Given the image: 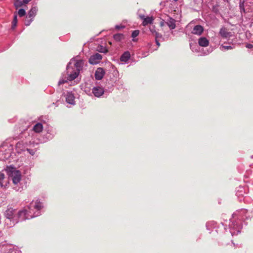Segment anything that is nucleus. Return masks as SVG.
<instances>
[{
	"mask_svg": "<svg viewBox=\"0 0 253 253\" xmlns=\"http://www.w3.org/2000/svg\"><path fill=\"white\" fill-rule=\"evenodd\" d=\"M84 65L82 60L72 59L67 66L66 75L63 74L58 82V85H60L75 80L78 76Z\"/></svg>",
	"mask_w": 253,
	"mask_h": 253,
	"instance_id": "obj_1",
	"label": "nucleus"
},
{
	"mask_svg": "<svg viewBox=\"0 0 253 253\" xmlns=\"http://www.w3.org/2000/svg\"><path fill=\"white\" fill-rule=\"evenodd\" d=\"M43 207L42 204L38 200L32 201L29 206H27L30 216L35 217L41 214V210Z\"/></svg>",
	"mask_w": 253,
	"mask_h": 253,
	"instance_id": "obj_2",
	"label": "nucleus"
},
{
	"mask_svg": "<svg viewBox=\"0 0 253 253\" xmlns=\"http://www.w3.org/2000/svg\"><path fill=\"white\" fill-rule=\"evenodd\" d=\"M16 211L12 208L8 209L5 212L6 217L5 223L8 228L13 227L16 223L18 222L16 216Z\"/></svg>",
	"mask_w": 253,
	"mask_h": 253,
	"instance_id": "obj_3",
	"label": "nucleus"
},
{
	"mask_svg": "<svg viewBox=\"0 0 253 253\" xmlns=\"http://www.w3.org/2000/svg\"><path fill=\"white\" fill-rule=\"evenodd\" d=\"M6 170L11 173L10 175L11 177L13 184L15 185L18 184L21 179V174L20 171L19 170H16L13 167L7 168Z\"/></svg>",
	"mask_w": 253,
	"mask_h": 253,
	"instance_id": "obj_4",
	"label": "nucleus"
},
{
	"mask_svg": "<svg viewBox=\"0 0 253 253\" xmlns=\"http://www.w3.org/2000/svg\"><path fill=\"white\" fill-rule=\"evenodd\" d=\"M30 214L27 208L25 207L23 210L19 211L16 214L18 222L33 218L30 216Z\"/></svg>",
	"mask_w": 253,
	"mask_h": 253,
	"instance_id": "obj_5",
	"label": "nucleus"
},
{
	"mask_svg": "<svg viewBox=\"0 0 253 253\" xmlns=\"http://www.w3.org/2000/svg\"><path fill=\"white\" fill-rule=\"evenodd\" d=\"M102 58V55L101 54L96 53L90 57L88 61L90 64L95 65L100 62Z\"/></svg>",
	"mask_w": 253,
	"mask_h": 253,
	"instance_id": "obj_6",
	"label": "nucleus"
},
{
	"mask_svg": "<svg viewBox=\"0 0 253 253\" xmlns=\"http://www.w3.org/2000/svg\"><path fill=\"white\" fill-rule=\"evenodd\" d=\"M104 92V89L100 86H95L92 89V93L96 97H101Z\"/></svg>",
	"mask_w": 253,
	"mask_h": 253,
	"instance_id": "obj_7",
	"label": "nucleus"
},
{
	"mask_svg": "<svg viewBox=\"0 0 253 253\" xmlns=\"http://www.w3.org/2000/svg\"><path fill=\"white\" fill-rule=\"evenodd\" d=\"M139 17L141 19L143 20L142 25L144 26H146L149 24H152L154 20L153 16L145 17L144 15H139Z\"/></svg>",
	"mask_w": 253,
	"mask_h": 253,
	"instance_id": "obj_8",
	"label": "nucleus"
},
{
	"mask_svg": "<svg viewBox=\"0 0 253 253\" xmlns=\"http://www.w3.org/2000/svg\"><path fill=\"white\" fill-rule=\"evenodd\" d=\"M66 101L68 104L75 105V97L74 94L72 92H67L66 95Z\"/></svg>",
	"mask_w": 253,
	"mask_h": 253,
	"instance_id": "obj_9",
	"label": "nucleus"
},
{
	"mask_svg": "<svg viewBox=\"0 0 253 253\" xmlns=\"http://www.w3.org/2000/svg\"><path fill=\"white\" fill-rule=\"evenodd\" d=\"M104 74L105 72L103 68H98L95 72V78L96 80H100L102 79Z\"/></svg>",
	"mask_w": 253,
	"mask_h": 253,
	"instance_id": "obj_10",
	"label": "nucleus"
},
{
	"mask_svg": "<svg viewBox=\"0 0 253 253\" xmlns=\"http://www.w3.org/2000/svg\"><path fill=\"white\" fill-rule=\"evenodd\" d=\"M204 31L203 27L199 25H196L193 29V30L192 31V33L194 35H197L198 36L201 35Z\"/></svg>",
	"mask_w": 253,
	"mask_h": 253,
	"instance_id": "obj_11",
	"label": "nucleus"
},
{
	"mask_svg": "<svg viewBox=\"0 0 253 253\" xmlns=\"http://www.w3.org/2000/svg\"><path fill=\"white\" fill-rule=\"evenodd\" d=\"M38 10V9L37 6L32 7L29 11L28 16L26 17V18H31L33 20L34 18L37 14Z\"/></svg>",
	"mask_w": 253,
	"mask_h": 253,
	"instance_id": "obj_12",
	"label": "nucleus"
},
{
	"mask_svg": "<svg viewBox=\"0 0 253 253\" xmlns=\"http://www.w3.org/2000/svg\"><path fill=\"white\" fill-rule=\"evenodd\" d=\"M198 44L201 46L206 47L209 45V41L205 37H201L198 40Z\"/></svg>",
	"mask_w": 253,
	"mask_h": 253,
	"instance_id": "obj_13",
	"label": "nucleus"
},
{
	"mask_svg": "<svg viewBox=\"0 0 253 253\" xmlns=\"http://www.w3.org/2000/svg\"><path fill=\"white\" fill-rule=\"evenodd\" d=\"M219 34L223 38H229L231 36V32H228L225 28H222L220 29Z\"/></svg>",
	"mask_w": 253,
	"mask_h": 253,
	"instance_id": "obj_14",
	"label": "nucleus"
},
{
	"mask_svg": "<svg viewBox=\"0 0 253 253\" xmlns=\"http://www.w3.org/2000/svg\"><path fill=\"white\" fill-rule=\"evenodd\" d=\"M15 148L17 151V152L18 153H20L22 151H24L26 150L25 145H24L22 142H18L16 143Z\"/></svg>",
	"mask_w": 253,
	"mask_h": 253,
	"instance_id": "obj_15",
	"label": "nucleus"
},
{
	"mask_svg": "<svg viewBox=\"0 0 253 253\" xmlns=\"http://www.w3.org/2000/svg\"><path fill=\"white\" fill-rule=\"evenodd\" d=\"M167 24L170 30L175 29V20L170 17H169L167 21Z\"/></svg>",
	"mask_w": 253,
	"mask_h": 253,
	"instance_id": "obj_16",
	"label": "nucleus"
},
{
	"mask_svg": "<svg viewBox=\"0 0 253 253\" xmlns=\"http://www.w3.org/2000/svg\"><path fill=\"white\" fill-rule=\"evenodd\" d=\"M130 57V54L128 51L125 52L121 56L120 60L122 62H126Z\"/></svg>",
	"mask_w": 253,
	"mask_h": 253,
	"instance_id": "obj_17",
	"label": "nucleus"
},
{
	"mask_svg": "<svg viewBox=\"0 0 253 253\" xmlns=\"http://www.w3.org/2000/svg\"><path fill=\"white\" fill-rule=\"evenodd\" d=\"M33 129L35 132L40 133L43 129L42 125L41 123H38L34 126Z\"/></svg>",
	"mask_w": 253,
	"mask_h": 253,
	"instance_id": "obj_18",
	"label": "nucleus"
},
{
	"mask_svg": "<svg viewBox=\"0 0 253 253\" xmlns=\"http://www.w3.org/2000/svg\"><path fill=\"white\" fill-rule=\"evenodd\" d=\"M230 228H231V231L230 232L232 234V235H234L236 234L235 232L236 231L237 233L240 232V229L241 228L240 227V226H237L236 227L233 226L232 227V225H230Z\"/></svg>",
	"mask_w": 253,
	"mask_h": 253,
	"instance_id": "obj_19",
	"label": "nucleus"
},
{
	"mask_svg": "<svg viewBox=\"0 0 253 253\" xmlns=\"http://www.w3.org/2000/svg\"><path fill=\"white\" fill-rule=\"evenodd\" d=\"M234 48V46L232 45H220L219 48L221 51H224L225 50H230Z\"/></svg>",
	"mask_w": 253,
	"mask_h": 253,
	"instance_id": "obj_20",
	"label": "nucleus"
},
{
	"mask_svg": "<svg viewBox=\"0 0 253 253\" xmlns=\"http://www.w3.org/2000/svg\"><path fill=\"white\" fill-rule=\"evenodd\" d=\"M124 36L122 34H117L114 35V39L116 41H120L123 38Z\"/></svg>",
	"mask_w": 253,
	"mask_h": 253,
	"instance_id": "obj_21",
	"label": "nucleus"
},
{
	"mask_svg": "<svg viewBox=\"0 0 253 253\" xmlns=\"http://www.w3.org/2000/svg\"><path fill=\"white\" fill-rule=\"evenodd\" d=\"M239 7L240 9V12L241 13L242 17L243 16V13H245V9L244 7V2H240Z\"/></svg>",
	"mask_w": 253,
	"mask_h": 253,
	"instance_id": "obj_22",
	"label": "nucleus"
},
{
	"mask_svg": "<svg viewBox=\"0 0 253 253\" xmlns=\"http://www.w3.org/2000/svg\"><path fill=\"white\" fill-rule=\"evenodd\" d=\"M17 23V15L15 14L14 15V18H13V21L12 22L11 28L12 29H14L16 27Z\"/></svg>",
	"mask_w": 253,
	"mask_h": 253,
	"instance_id": "obj_23",
	"label": "nucleus"
},
{
	"mask_svg": "<svg viewBox=\"0 0 253 253\" xmlns=\"http://www.w3.org/2000/svg\"><path fill=\"white\" fill-rule=\"evenodd\" d=\"M97 51L101 53H106L107 52V49L105 47L100 46L98 47Z\"/></svg>",
	"mask_w": 253,
	"mask_h": 253,
	"instance_id": "obj_24",
	"label": "nucleus"
},
{
	"mask_svg": "<svg viewBox=\"0 0 253 253\" xmlns=\"http://www.w3.org/2000/svg\"><path fill=\"white\" fill-rule=\"evenodd\" d=\"M139 34V31L138 30H135L132 32L131 36L133 38L132 40L133 41L135 42V40L134 39L135 37H137Z\"/></svg>",
	"mask_w": 253,
	"mask_h": 253,
	"instance_id": "obj_25",
	"label": "nucleus"
},
{
	"mask_svg": "<svg viewBox=\"0 0 253 253\" xmlns=\"http://www.w3.org/2000/svg\"><path fill=\"white\" fill-rule=\"evenodd\" d=\"M18 14L20 17H23L26 14L25 10L24 9L21 8L18 10Z\"/></svg>",
	"mask_w": 253,
	"mask_h": 253,
	"instance_id": "obj_26",
	"label": "nucleus"
},
{
	"mask_svg": "<svg viewBox=\"0 0 253 253\" xmlns=\"http://www.w3.org/2000/svg\"><path fill=\"white\" fill-rule=\"evenodd\" d=\"M153 36H155V40H159L160 39L162 38V35L157 32H155Z\"/></svg>",
	"mask_w": 253,
	"mask_h": 253,
	"instance_id": "obj_27",
	"label": "nucleus"
},
{
	"mask_svg": "<svg viewBox=\"0 0 253 253\" xmlns=\"http://www.w3.org/2000/svg\"><path fill=\"white\" fill-rule=\"evenodd\" d=\"M24 3L23 2V1H17V2H15L14 5L16 8H18V7L21 6Z\"/></svg>",
	"mask_w": 253,
	"mask_h": 253,
	"instance_id": "obj_28",
	"label": "nucleus"
},
{
	"mask_svg": "<svg viewBox=\"0 0 253 253\" xmlns=\"http://www.w3.org/2000/svg\"><path fill=\"white\" fill-rule=\"evenodd\" d=\"M33 20L31 18H26L25 22V25H26V26L30 25V24L31 23V22L33 21Z\"/></svg>",
	"mask_w": 253,
	"mask_h": 253,
	"instance_id": "obj_29",
	"label": "nucleus"
},
{
	"mask_svg": "<svg viewBox=\"0 0 253 253\" xmlns=\"http://www.w3.org/2000/svg\"><path fill=\"white\" fill-rule=\"evenodd\" d=\"M26 150L31 155H34L35 153V150L33 149H30L26 148Z\"/></svg>",
	"mask_w": 253,
	"mask_h": 253,
	"instance_id": "obj_30",
	"label": "nucleus"
},
{
	"mask_svg": "<svg viewBox=\"0 0 253 253\" xmlns=\"http://www.w3.org/2000/svg\"><path fill=\"white\" fill-rule=\"evenodd\" d=\"M150 31H151L153 35L155 34V32H157V31L155 30V27L154 26L150 28Z\"/></svg>",
	"mask_w": 253,
	"mask_h": 253,
	"instance_id": "obj_31",
	"label": "nucleus"
},
{
	"mask_svg": "<svg viewBox=\"0 0 253 253\" xmlns=\"http://www.w3.org/2000/svg\"><path fill=\"white\" fill-rule=\"evenodd\" d=\"M5 178L4 174L1 172H0V180L3 181Z\"/></svg>",
	"mask_w": 253,
	"mask_h": 253,
	"instance_id": "obj_32",
	"label": "nucleus"
},
{
	"mask_svg": "<svg viewBox=\"0 0 253 253\" xmlns=\"http://www.w3.org/2000/svg\"><path fill=\"white\" fill-rule=\"evenodd\" d=\"M246 47L248 48H252L253 47V46L252 44L249 43L246 44Z\"/></svg>",
	"mask_w": 253,
	"mask_h": 253,
	"instance_id": "obj_33",
	"label": "nucleus"
},
{
	"mask_svg": "<svg viewBox=\"0 0 253 253\" xmlns=\"http://www.w3.org/2000/svg\"><path fill=\"white\" fill-rule=\"evenodd\" d=\"M123 28H124V26H119V25H116V26H115V28H116V29H118H118H120Z\"/></svg>",
	"mask_w": 253,
	"mask_h": 253,
	"instance_id": "obj_34",
	"label": "nucleus"
},
{
	"mask_svg": "<svg viewBox=\"0 0 253 253\" xmlns=\"http://www.w3.org/2000/svg\"><path fill=\"white\" fill-rule=\"evenodd\" d=\"M157 45L159 46L160 45V43L159 42V40H155Z\"/></svg>",
	"mask_w": 253,
	"mask_h": 253,
	"instance_id": "obj_35",
	"label": "nucleus"
},
{
	"mask_svg": "<svg viewBox=\"0 0 253 253\" xmlns=\"http://www.w3.org/2000/svg\"><path fill=\"white\" fill-rule=\"evenodd\" d=\"M0 186L1 187L3 186V182L1 180H0Z\"/></svg>",
	"mask_w": 253,
	"mask_h": 253,
	"instance_id": "obj_36",
	"label": "nucleus"
},
{
	"mask_svg": "<svg viewBox=\"0 0 253 253\" xmlns=\"http://www.w3.org/2000/svg\"><path fill=\"white\" fill-rule=\"evenodd\" d=\"M16 191H19L20 190V188H18V189L16 188V187L13 188Z\"/></svg>",
	"mask_w": 253,
	"mask_h": 253,
	"instance_id": "obj_37",
	"label": "nucleus"
},
{
	"mask_svg": "<svg viewBox=\"0 0 253 253\" xmlns=\"http://www.w3.org/2000/svg\"><path fill=\"white\" fill-rule=\"evenodd\" d=\"M163 25H164V22H161V26H163Z\"/></svg>",
	"mask_w": 253,
	"mask_h": 253,
	"instance_id": "obj_38",
	"label": "nucleus"
},
{
	"mask_svg": "<svg viewBox=\"0 0 253 253\" xmlns=\"http://www.w3.org/2000/svg\"><path fill=\"white\" fill-rule=\"evenodd\" d=\"M84 91H85L86 92H90V90H87V89H85Z\"/></svg>",
	"mask_w": 253,
	"mask_h": 253,
	"instance_id": "obj_39",
	"label": "nucleus"
},
{
	"mask_svg": "<svg viewBox=\"0 0 253 253\" xmlns=\"http://www.w3.org/2000/svg\"><path fill=\"white\" fill-rule=\"evenodd\" d=\"M174 1H177L178 0H173Z\"/></svg>",
	"mask_w": 253,
	"mask_h": 253,
	"instance_id": "obj_40",
	"label": "nucleus"
}]
</instances>
